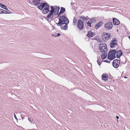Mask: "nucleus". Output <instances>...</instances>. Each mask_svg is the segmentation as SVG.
<instances>
[{
  "label": "nucleus",
  "mask_w": 130,
  "mask_h": 130,
  "mask_svg": "<svg viewBox=\"0 0 130 130\" xmlns=\"http://www.w3.org/2000/svg\"><path fill=\"white\" fill-rule=\"evenodd\" d=\"M116 50H111L109 51L108 56V59L110 60L114 59L116 57H116L118 58L123 54V52L121 50L117 51Z\"/></svg>",
  "instance_id": "1"
},
{
  "label": "nucleus",
  "mask_w": 130,
  "mask_h": 130,
  "mask_svg": "<svg viewBox=\"0 0 130 130\" xmlns=\"http://www.w3.org/2000/svg\"><path fill=\"white\" fill-rule=\"evenodd\" d=\"M50 5L46 2L41 3L40 5L37 6V7L40 10H42L43 13L46 14L50 11Z\"/></svg>",
  "instance_id": "2"
},
{
  "label": "nucleus",
  "mask_w": 130,
  "mask_h": 130,
  "mask_svg": "<svg viewBox=\"0 0 130 130\" xmlns=\"http://www.w3.org/2000/svg\"><path fill=\"white\" fill-rule=\"evenodd\" d=\"M69 23V20L64 15L60 16L59 18V22L58 23Z\"/></svg>",
  "instance_id": "3"
},
{
  "label": "nucleus",
  "mask_w": 130,
  "mask_h": 130,
  "mask_svg": "<svg viewBox=\"0 0 130 130\" xmlns=\"http://www.w3.org/2000/svg\"><path fill=\"white\" fill-rule=\"evenodd\" d=\"M77 27L80 30H82L84 28V24L82 20L79 19L78 20Z\"/></svg>",
  "instance_id": "4"
},
{
  "label": "nucleus",
  "mask_w": 130,
  "mask_h": 130,
  "mask_svg": "<svg viewBox=\"0 0 130 130\" xmlns=\"http://www.w3.org/2000/svg\"><path fill=\"white\" fill-rule=\"evenodd\" d=\"M68 23H56L58 26H60L62 30H66L68 28Z\"/></svg>",
  "instance_id": "5"
},
{
  "label": "nucleus",
  "mask_w": 130,
  "mask_h": 130,
  "mask_svg": "<svg viewBox=\"0 0 130 130\" xmlns=\"http://www.w3.org/2000/svg\"><path fill=\"white\" fill-rule=\"evenodd\" d=\"M110 37V35L109 34L105 32H104L102 35L103 40L105 42L107 41L109 39Z\"/></svg>",
  "instance_id": "6"
},
{
  "label": "nucleus",
  "mask_w": 130,
  "mask_h": 130,
  "mask_svg": "<svg viewBox=\"0 0 130 130\" xmlns=\"http://www.w3.org/2000/svg\"><path fill=\"white\" fill-rule=\"evenodd\" d=\"M120 61L117 59L114 60L112 63L113 66L115 68H117L120 64Z\"/></svg>",
  "instance_id": "7"
},
{
  "label": "nucleus",
  "mask_w": 130,
  "mask_h": 130,
  "mask_svg": "<svg viewBox=\"0 0 130 130\" xmlns=\"http://www.w3.org/2000/svg\"><path fill=\"white\" fill-rule=\"evenodd\" d=\"M113 26L112 23L111 22H109L105 24V27L106 30H110L111 29Z\"/></svg>",
  "instance_id": "8"
},
{
  "label": "nucleus",
  "mask_w": 130,
  "mask_h": 130,
  "mask_svg": "<svg viewBox=\"0 0 130 130\" xmlns=\"http://www.w3.org/2000/svg\"><path fill=\"white\" fill-rule=\"evenodd\" d=\"M114 25H118L120 24V22L117 18H113L112 19Z\"/></svg>",
  "instance_id": "9"
},
{
  "label": "nucleus",
  "mask_w": 130,
  "mask_h": 130,
  "mask_svg": "<svg viewBox=\"0 0 130 130\" xmlns=\"http://www.w3.org/2000/svg\"><path fill=\"white\" fill-rule=\"evenodd\" d=\"M103 24V22L102 21H100L99 23H97L95 25V28L96 29H98L100 27L102 26Z\"/></svg>",
  "instance_id": "10"
},
{
  "label": "nucleus",
  "mask_w": 130,
  "mask_h": 130,
  "mask_svg": "<svg viewBox=\"0 0 130 130\" xmlns=\"http://www.w3.org/2000/svg\"><path fill=\"white\" fill-rule=\"evenodd\" d=\"M99 47L100 51L102 53L104 52H105V53L107 51V47H100L99 46Z\"/></svg>",
  "instance_id": "11"
},
{
  "label": "nucleus",
  "mask_w": 130,
  "mask_h": 130,
  "mask_svg": "<svg viewBox=\"0 0 130 130\" xmlns=\"http://www.w3.org/2000/svg\"><path fill=\"white\" fill-rule=\"evenodd\" d=\"M40 0H32V3H34V5H35L38 6L40 5V4L41 3H40Z\"/></svg>",
  "instance_id": "12"
},
{
  "label": "nucleus",
  "mask_w": 130,
  "mask_h": 130,
  "mask_svg": "<svg viewBox=\"0 0 130 130\" xmlns=\"http://www.w3.org/2000/svg\"><path fill=\"white\" fill-rule=\"evenodd\" d=\"M94 33L92 32L90 30L88 32L87 36L89 37H92L94 35Z\"/></svg>",
  "instance_id": "13"
},
{
  "label": "nucleus",
  "mask_w": 130,
  "mask_h": 130,
  "mask_svg": "<svg viewBox=\"0 0 130 130\" xmlns=\"http://www.w3.org/2000/svg\"><path fill=\"white\" fill-rule=\"evenodd\" d=\"M102 77L103 80L106 81L108 79V76L107 74H103L102 75Z\"/></svg>",
  "instance_id": "14"
},
{
  "label": "nucleus",
  "mask_w": 130,
  "mask_h": 130,
  "mask_svg": "<svg viewBox=\"0 0 130 130\" xmlns=\"http://www.w3.org/2000/svg\"><path fill=\"white\" fill-rule=\"evenodd\" d=\"M50 13L48 14L46 16V18L48 20H49L50 19H52L53 17V13L49 12Z\"/></svg>",
  "instance_id": "15"
},
{
  "label": "nucleus",
  "mask_w": 130,
  "mask_h": 130,
  "mask_svg": "<svg viewBox=\"0 0 130 130\" xmlns=\"http://www.w3.org/2000/svg\"><path fill=\"white\" fill-rule=\"evenodd\" d=\"M57 7V6H56L54 7H53V6H51V9L49 12H50L54 13L55 12V9H56V7Z\"/></svg>",
  "instance_id": "16"
},
{
  "label": "nucleus",
  "mask_w": 130,
  "mask_h": 130,
  "mask_svg": "<svg viewBox=\"0 0 130 130\" xmlns=\"http://www.w3.org/2000/svg\"><path fill=\"white\" fill-rule=\"evenodd\" d=\"M0 6L2 8L6 10H8V9L7 8L6 6L2 3H0Z\"/></svg>",
  "instance_id": "17"
},
{
  "label": "nucleus",
  "mask_w": 130,
  "mask_h": 130,
  "mask_svg": "<svg viewBox=\"0 0 130 130\" xmlns=\"http://www.w3.org/2000/svg\"><path fill=\"white\" fill-rule=\"evenodd\" d=\"M115 45H118L117 43L110 42V47L111 48H114L115 46Z\"/></svg>",
  "instance_id": "18"
},
{
  "label": "nucleus",
  "mask_w": 130,
  "mask_h": 130,
  "mask_svg": "<svg viewBox=\"0 0 130 130\" xmlns=\"http://www.w3.org/2000/svg\"><path fill=\"white\" fill-rule=\"evenodd\" d=\"M60 9V8L59 7L57 6L56 7V9L54 12L55 15H57L58 14L59 10Z\"/></svg>",
  "instance_id": "19"
},
{
  "label": "nucleus",
  "mask_w": 130,
  "mask_h": 130,
  "mask_svg": "<svg viewBox=\"0 0 130 130\" xmlns=\"http://www.w3.org/2000/svg\"><path fill=\"white\" fill-rule=\"evenodd\" d=\"M105 53H104L101 55V58L103 60L106 58L107 57V55Z\"/></svg>",
  "instance_id": "20"
},
{
  "label": "nucleus",
  "mask_w": 130,
  "mask_h": 130,
  "mask_svg": "<svg viewBox=\"0 0 130 130\" xmlns=\"http://www.w3.org/2000/svg\"><path fill=\"white\" fill-rule=\"evenodd\" d=\"M65 11V8L63 7H61L60 8V12L62 13H64Z\"/></svg>",
  "instance_id": "21"
},
{
  "label": "nucleus",
  "mask_w": 130,
  "mask_h": 130,
  "mask_svg": "<svg viewBox=\"0 0 130 130\" xmlns=\"http://www.w3.org/2000/svg\"><path fill=\"white\" fill-rule=\"evenodd\" d=\"M99 46L100 47H107L106 44L105 43H104L102 44H100L99 45Z\"/></svg>",
  "instance_id": "22"
},
{
  "label": "nucleus",
  "mask_w": 130,
  "mask_h": 130,
  "mask_svg": "<svg viewBox=\"0 0 130 130\" xmlns=\"http://www.w3.org/2000/svg\"><path fill=\"white\" fill-rule=\"evenodd\" d=\"M117 42V41L116 39L115 38H113L111 41V43H116Z\"/></svg>",
  "instance_id": "23"
},
{
  "label": "nucleus",
  "mask_w": 130,
  "mask_h": 130,
  "mask_svg": "<svg viewBox=\"0 0 130 130\" xmlns=\"http://www.w3.org/2000/svg\"><path fill=\"white\" fill-rule=\"evenodd\" d=\"M77 22V21L76 19V18H74L73 19V23L74 24V25H76V23Z\"/></svg>",
  "instance_id": "24"
},
{
  "label": "nucleus",
  "mask_w": 130,
  "mask_h": 130,
  "mask_svg": "<svg viewBox=\"0 0 130 130\" xmlns=\"http://www.w3.org/2000/svg\"><path fill=\"white\" fill-rule=\"evenodd\" d=\"M97 62L98 64L99 65H100L101 64V63H102V61H101V60H99L98 57V60H97Z\"/></svg>",
  "instance_id": "25"
},
{
  "label": "nucleus",
  "mask_w": 130,
  "mask_h": 130,
  "mask_svg": "<svg viewBox=\"0 0 130 130\" xmlns=\"http://www.w3.org/2000/svg\"><path fill=\"white\" fill-rule=\"evenodd\" d=\"M95 18H92L91 19H89L90 20H91L90 22L91 23L93 22L96 21Z\"/></svg>",
  "instance_id": "26"
},
{
  "label": "nucleus",
  "mask_w": 130,
  "mask_h": 130,
  "mask_svg": "<svg viewBox=\"0 0 130 130\" xmlns=\"http://www.w3.org/2000/svg\"><path fill=\"white\" fill-rule=\"evenodd\" d=\"M80 18L82 19L83 21L86 20L85 17L83 15L81 16Z\"/></svg>",
  "instance_id": "27"
},
{
  "label": "nucleus",
  "mask_w": 130,
  "mask_h": 130,
  "mask_svg": "<svg viewBox=\"0 0 130 130\" xmlns=\"http://www.w3.org/2000/svg\"><path fill=\"white\" fill-rule=\"evenodd\" d=\"M91 22L90 23L89 22H88L87 24H88L87 26H89L90 27H91Z\"/></svg>",
  "instance_id": "28"
},
{
  "label": "nucleus",
  "mask_w": 130,
  "mask_h": 130,
  "mask_svg": "<svg viewBox=\"0 0 130 130\" xmlns=\"http://www.w3.org/2000/svg\"><path fill=\"white\" fill-rule=\"evenodd\" d=\"M28 120L30 121V122L31 123H33L32 119H30L29 117H28Z\"/></svg>",
  "instance_id": "29"
},
{
  "label": "nucleus",
  "mask_w": 130,
  "mask_h": 130,
  "mask_svg": "<svg viewBox=\"0 0 130 130\" xmlns=\"http://www.w3.org/2000/svg\"><path fill=\"white\" fill-rule=\"evenodd\" d=\"M57 33L55 32L52 34V36L54 37H57Z\"/></svg>",
  "instance_id": "30"
},
{
  "label": "nucleus",
  "mask_w": 130,
  "mask_h": 130,
  "mask_svg": "<svg viewBox=\"0 0 130 130\" xmlns=\"http://www.w3.org/2000/svg\"><path fill=\"white\" fill-rule=\"evenodd\" d=\"M103 61L104 62H106L108 63H110V62L108 60H104Z\"/></svg>",
  "instance_id": "31"
},
{
  "label": "nucleus",
  "mask_w": 130,
  "mask_h": 130,
  "mask_svg": "<svg viewBox=\"0 0 130 130\" xmlns=\"http://www.w3.org/2000/svg\"><path fill=\"white\" fill-rule=\"evenodd\" d=\"M5 10H4L3 9H2V11L1 12V13H5Z\"/></svg>",
  "instance_id": "32"
},
{
  "label": "nucleus",
  "mask_w": 130,
  "mask_h": 130,
  "mask_svg": "<svg viewBox=\"0 0 130 130\" xmlns=\"http://www.w3.org/2000/svg\"><path fill=\"white\" fill-rule=\"evenodd\" d=\"M29 4H31L32 3L30 0H27Z\"/></svg>",
  "instance_id": "33"
},
{
  "label": "nucleus",
  "mask_w": 130,
  "mask_h": 130,
  "mask_svg": "<svg viewBox=\"0 0 130 130\" xmlns=\"http://www.w3.org/2000/svg\"><path fill=\"white\" fill-rule=\"evenodd\" d=\"M14 116L16 120H17V118L16 117V115L14 113Z\"/></svg>",
  "instance_id": "34"
},
{
  "label": "nucleus",
  "mask_w": 130,
  "mask_h": 130,
  "mask_svg": "<svg viewBox=\"0 0 130 130\" xmlns=\"http://www.w3.org/2000/svg\"><path fill=\"white\" fill-rule=\"evenodd\" d=\"M60 34L59 33H57V35L56 36H57V37H58V36H60Z\"/></svg>",
  "instance_id": "35"
},
{
  "label": "nucleus",
  "mask_w": 130,
  "mask_h": 130,
  "mask_svg": "<svg viewBox=\"0 0 130 130\" xmlns=\"http://www.w3.org/2000/svg\"><path fill=\"white\" fill-rule=\"evenodd\" d=\"M61 13H62L61 12H60V11L59 12V13H58V17H59Z\"/></svg>",
  "instance_id": "36"
},
{
  "label": "nucleus",
  "mask_w": 130,
  "mask_h": 130,
  "mask_svg": "<svg viewBox=\"0 0 130 130\" xmlns=\"http://www.w3.org/2000/svg\"><path fill=\"white\" fill-rule=\"evenodd\" d=\"M8 13H12V12L11 11H9V10H8Z\"/></svg>",
  "instance_id": "37"
},
{
  "label": "nucleus",
  "mask_w": 130,
  "mask_h": 130,
  "mask_svg": "<svg viewBox=\"0 0 130 130\" xmlns=\"http://www.w3.org/2000/svg\"><path fill=\"white\" fill-rule=\"evenodd\" d=\"M85 18L86 20L89 19V18L88 16H87L86 17H85Z\"/></svg>",
  "instance_id": "38"
},
{
  "label": "nucleus",
  "mask_w": 130,
  "mask_h": 130,
  "mask_svg": "<svg viewBox=\"0 0 130 130\" xmlns=\"http://www.w3.org/2000/svg\"><path fill=\"white\" fill-rule=\"evenodd\" d=\"M5 13L6 14H9L8 12V11L5 10Z\"/></svg>",
  "instance_id": "39"
},
{
  "label": "nucleus",
  "mask_w": 130,
  "mask_h": 130,
  "mask_svg": "<svg viewBox=\"0 0 130 130\" xmlns=\"http://www.w3.org/2000/svg\"><path fill=\"white\" fill-rule=\"evenodd\" d=\"M2 10V9H0V14H1V13Z\"/></svg>",
  "instance_id": "40"
},
{
  "label": "nucleus",
  "mask_w": 130,
  "mask_h": 130,
  "mask_svg": "<svg viewBox=\"0 0 130 130\" xmlns=\"http://www.w3.org/2000/svg\"><path fill=\"white\" fill-rule=\"evenodd\" d=\"M116 118L117 119H118L119 118V117L118 116H116Z\"/></svg>",
  "instance_id": "41"
},
{
  "label": "nucleus",
  "mask_w": 130,
  "mask_h": 130,
  "mask_svg": "<svg viewBox=\"0 0 130 130\" xmlns=\"http://www.w3.org/2000/svg\"><path fill=\"white\" fill-rule=\"evenodd\" d=\"M124 78H127V77H126V76H124Z\"/></svg>",
  "instance_id": "42"
},
{
  "label": "nucleus",
  "mask_w": 130,
  "mask_h": 130,
  "mask_svg": "<svg viewBox=\"0 0 130 130\" xmlns=\"http://www.w3.org/2000/svg\"><path fill=\"white\" fill-rule=\"evenodd\" d=\"M117 121H118V120H117Z\"/></svg>",
  "instance_id": "43"
},
{
  "label": "nucleus",
  "mask_w": 130,
  "mask_h": 130,
  "mask_svg": "<svg viewBox=\"0 0 130 130\" xmlns=\"http://www.w3.org/2000/svg\"><path fill=\"white\" fill-rule=\"evenodd\" d=\"M126 62L125 61V63Z\"/></svg>",
  "instance_id": "44"
}]
</instances>
